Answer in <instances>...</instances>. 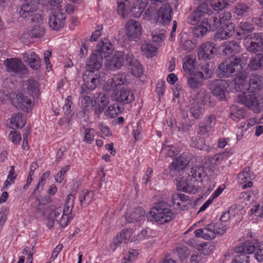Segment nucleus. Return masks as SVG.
<instances>
[{
	"label": "nucleus",
	"instance_id": "1",
	"mask_svg": "<svg viewBox=\"0 0 263 263\" xmlns=\"http://www.w3.org/2000/svg\"><path fill=\"white\" fill-rule=\"evenodd\" d=\"M247 77L245 75H238L233 84V89L236 91H242L245 93L247 90L250 92H258L262 87V78L259 74H253L249 77V82H246Z\"/></svg>",
	"mask_w": 263,
	"mask_h": 263
},
{
	"label": "nucleus",
	"instance_id": "2",
	"mask_svg": "<svg viewBox=\"0 0 263 263\" xmlns=\"http://www.w3.org/2000/svg\"><path fill=\"white\" fill-rule=\"evenodd\" d=\"M148 4L147 0H135L132 7H129V0H118L117 11L119 14L125 17L129 13L135 17H139Z\"/></svg>",
	"mask_w": 263,
	"mask_h": 263
},
{
	"label": "nucleus",
	"instance_id": "3",
	"mask_svg": "<svg viewBox=\"0 0 263 263\" xmlns=\"http://www.w3.org/2000/svg\"><path fill=\"white\" fill-rule=\"evenodd\" d=\"M149 214L156 222L161 224L167 223L174 218L170 205L164 201L155 203Z\"/></svg>",
	"mask_w": 263,
	"mask_h": 263
},
{
	"label": "nucleus",
	"instance_id": "4",
	"mask_svg": "<svg viewBox=\"0 0 263 263\" xmlns=\"http://www.w3.org/2000/svg\"><path fill=\"white\" fill-rule=\"evenodd\" d=\"M237 102L245 105L255 113L260 112L263 108V97L256 94L246 95L242 92L237 96Z\"/></svg>",
	"mask_w": 263,
	"mask_h": 263
},
{
	"label": "nucleus",
	"instance_id": "5",
	"mask_svg": "<svg viewBox=\"0 0 263 263\" xmlns=\"http://www.w3.org/2000/svg\"><path fill=\"white\" fill-rule=\"evenodd\" d=\"M105 76V73L101 71L95 72L90 70H86L82 74L84 83L81 86V89H82L83 92H85V89L89 91L94 90L103 80Z\"/></svg>",
	"mask_w": 263,
	"mask_h": 263
},
{
	"label": "nucleus",
	"instance_id": "6",
	"mask_svg": "<svg viewBox=\"0 0 263 263\" xmlns=\"http://www.w3.org/2000/svg\"><path fill=\"white\" fill-rule=\"evenodd\" d=\"M38 4V0H33L24 4L18 12L20 16L23 18L31 17L32 22H36L37 24H42V18L41 15L37 13L39 9Z\"/></svg>",
	"mask_w": 263,
	"mask_h": 263
},
{
	"label": "nucleus",
	"instance_id": "7",
	"mask_svg": "<svg viewBox=\"0 0 263 263\" xmlns=\"http://www.w3.org/2000/svg\"><path fill=\"white\" fill-rule=\"evenodd\" d=\"M235 250L238 252L245 251L247 254H252L256 251L255 258L258 261L263 260V241L260 243L255 239L245 242L242 246H237Z\"/></svg>",
	"mask_w": 263,
	"mask_h": 263
},
{
	"label": "nucleus",
	"instance_id": "8",
	"mask_svg": "<svg viewBox=\"0 0 263 263\" xmlns=\"http://www.w3.org/2000/svg\"><path fill=\"white\" fill-rule=\"evenodd\" d=\"M229 86L228 81L223 79L214 80L209 84L211 93L219 101L227 100Z\"/></svg>",
	"mask_w": 263,
	"mask_h": 263
},
{
	"label": "nucleus",
	"instance_id": "9",
	"mask_svg": "<svg viewBox=\"0 0 263 263\" xmlns=\"http://www.w3.org/2000/svg\"><path fill=\"white\" fill-rule=\"evenodd\" d=\"M213 13V11L208 4H199L197 9L192 12L188 16L187 21L189 24L195 25L199 21L205 16Z\"/></svg>",
	"mask_w": 263,
	"mask_h": 263
},
{
	"label": "nucleus",
	"instance_id": "10",
	"mask_svg": "<svg viewBox=\"0 0 263 263\" xmlns=\"http://www.w3.org/2000/svg\"><path fill=\"white\" fill-rule=\"evenodd\" d=\"M125 28L129 40L137 41L140 39L142 27L139 22L130 19L125 24Z\"/></svg>",
	"mask_w": 263,
	"mask_h": 263
},
{
	"label": "nucleus",
	"instance_id": "11",
	"mask_svg": "<svg viewBox=\"0 0 263 263\" xmlns=\"http://www.w3.org/2000/svg\"><path fill=\"white\" fill-rule=\"evenodd\" d=\"M4 63L7 67V70L9 72H12L20 77L27 73L26 66L18 59H7L5 61Z\"/></svg>",
	"mask_w": 263,
	"mask_h": 263
},
{
	"label": "nucleus",
	"instance_id": "12",
	"mask_svg": "<svg viewBox=\"0 0 263 263\" xmlns=\"http://www.w3.org/2000/svg\"><path fill=\"white\" fill-rule=\"evenodd\" d=\"M111 98L112 100L123 105L133 102L135 99V96L130 89L123 88L120 91L114 90Z\"/></svg>",
	"mask_w": 263,
	"mask_h": 263
},
{
	"label": "nucleus",
	"instance_id": "13",
	"mask_svg": "<svg viewBox=\"0 0 263 263\" xmlns=\"http://www.w3.org/2000/svg\"><path fill=\"white\" fill-rule=\"evenodd\" d=\"M173 10L168 3L164 4L158 9L155 18L156 23L163 26L168 24L172 20Z\"/></svg>",
	"mask_w": 263,
	"mask_h": 263
},
{
	"label": "nucleus",
	"instance_id": "14",
	"mask_svg": "<svg viewBox=\"0 0 263 263\" xmlns=\"http://www.w3.org/2000/svg\"><path fill=\"white\" fill-rule=\"evenodd\" d=\"M191 157L192 155L188 152L181 154L171 163L168 167L170 171L172 173H175L182 170L189 163Z\"/></svg>",
	"mask_w": 263,
	"mask_h": 263
},
{
	"label": "nucleus",
	"instance_id": "15",
	"mask_svg": "<svg viewBox=\"0 0 263 263\" xmlns=\"http://www.w3.org/2000/svg\"><path fill=\"white\" fill-rule=\"evenodd\" d=\"M215 44L207 42L203 43L198 48V59L199 61L212 59L214 57Z\"/></svg>",
	"mask_w": 263,
	"mask_h": 263
},
{
	"label": "nucleus",
	"instance_id": "16",
	"mask_svg": "<svg viewBox=\"0 0 263 263\" xmlns=\"http://www.w3.org/2000/svg\"><path fill=\"white\" fill-rule=\"evenodd\" d=\"M94 98V104L92 105V110L96 115L99 116L109 103V98L104 92L97 93Z\"/></svg>",
	"mask_w": 263,
	"mask_h": 263
},
{
	"label": "nucleus",
	"instance_id": "17",
	"mask_svg": "<svg viewBox=\"0 0 263 263\" xmlns=\"http://www.w3.org/2000/svg\"><path fill=\"white\" fill-rule=\"evenodd\" d=\"M66 15L59 9L49 17V25L54 30H59L64 26Z\"/></svg>",
	"mask_w": 263,
	"mask_h": 263
},
{
	"label": "nucleus",
	"instance_id": "18",
	"mask_svg": "<svg viewBox=\"0 0 263 263\" xmlns=\"http://www.w3.org/2000/svg\"><path fill=\"white\" fill-rule=\"evenodd\" d=\"M248 60V54L245 53L237 55H232L227 60L233 68H234L237 73H238L246 65Z\"/></svg>",
	"mask_w": 263,
	"mask_h": 263
},
{
	"label": "nucleus",
	"instance_id": "19",
	"mask_svg": "<svg viewBox=\"0 0 263 263\" xmlns=\"http://www.w3.org/2000/svg\"><path fill=\"white\" fill-rule=\"evenodd\" d=\"M126 63L128 68L132 73L136 77H140L143 73V67L140 62L136 59L134 55L129 52L126 53Z\"/></svg>",
	"mask_w": 263,
	"mask_h": 263
},
{
	"label": "nucleus",
	"instance_id": "20",
	"mask_svg": "<svg viewBox=\"0 0 263 263\" xmlns=\"http://www.w3.org/2000/svg\"><path fill=\"white\" fill-rule=\"evenodd\" d=\"M186 79L187 85L191 89H198L202 85L205 76L201 71H195L189 74Z\"/></svg>",
	"mask_w": 263,
	"mask_h": 263
},
{
	"label": "nucleus",
	"instance_id": "21",
	"mask_svg": "<svg viewBox=\"0 0 263 263\" xmlns=\"http://www.w3.org/2000/svg\"><path fill=\"white\" fill-rule=\"evenodd\" d=\"M235 28V26L233 23L222 25L217 30L214 36V40H224L229 38L234 33Z\"/></svg>",
	"mask_w": 263,
	"mask_h": 263
},
{
	"label": "nucleus",
	"instance_id": "22",
	"mask_svg": "<svg viewBox=\"0 0 263 263\" xmlns=\"http://www.w3.org/2000/svg\"><path fill=\"white\" fill-rule=\"evenodd\" d=\"M216 74L219 78H226L235 76L237 73L226 60L219 64L216 70Z\"/></svg>",
	"mask_w": 263,
	"mask_h": 263
},
{
	"label": "nucleus",
	"instance_id": "23",
	"mask_svg": "<svg viewBox=\"0 0 263 263\" xmlns=\"http://www.w3.org/2000/svg\"><path fill=\"white\" fill-rule=\"evenodd\" d=\"M204 112L203 108L199 106L197 103L193 102L190 107L189 114H183V117L185 118L186 117H191L189 119L190 125L195 123L196 121L202 118Z\"/></svg>",
	"mask_w": 263,
	"mask_h": 263
},
{
	"label": "nucleus",
	"instance_id": "24",
	"mask_svg": "<svg viewBox=\"0 0 263 263\" xmlns=\"http://www.w3.org/2000/svg\"><path fill=\"white\" fill-rule=\"evenodd\" d=\"M103 64V58L94 51L89 56L86 61V70H90L93 72L100 71Z\"/></svg>",
	"mask_w": 263,
	"mask_h": 263
},
{
	"label": "nucleus",
	"instance_id": "25",
	"mask_svg": "<svg viewBox=\"0 0 263 263\" xmlns=\"http://www.w3.org/2000/svg\"><path fill=\"white\" fill-rule=\"evenodd\" d=\"M11 103L17 108L26 111L28 109V106L31 103V100L27 96H25L22 93H17L11 99Z\"/></svg>",
	"mask_w": 263,
	"mask_h": 263
},
{
	"label": "nucleus",
	"instance_id": "26",
	"mask_svg": "<svg viewBox=\"0 0 263 263\" xmlns=\"http://www.w3.org/2000/svg\"><path fill=\"white\" fill-rule=\"evenodd\" d=\"M133 232V229H124L119 235L117 234L114 238L112 243L110 245L113 251H115L122 242L124 243L128 242L131 238Z\"/></svg>",
	"mask_w": 263,
	"mask_h": 263
},
{
	"label": "nucleus",
	"instance_id": "27",
	"mask_svg": "<svg viewBox=\"0 0 263 263\" xmlns=\"http://www.w3.org/2000/svg\"><path fill=\"white\" fill-rule=\"evenodd\" d=\"M126 55L121 52L114 55L109 61L108 68L113 70L121 68L126 62Z\"/></svg>",
	"mask_w": 263,
	"mask_h": 263
},
{
	"label": "nucleus",
	"instance_id": "28",
	"mask_svg": "<svg viewBox=\"0 0 263 263\" xmlns=\"http://www.w3.org/2000/svg\"><path fill=\"white\" fill-rule=\"evenodd\" d=\"M222 54L226 55L235 54L240 51V46L236 41L226 42L220 46Z\"/></svg>",
	"mask_w": 263,
	"mask_h": 263
},
{
	"label": "nucleus",
	"instance_id": "29",
	"mask_svg": "<svg viewBox=\"0 0 263 263\" xmlns=\"http://www.w3.org/2000/svg\"><path fill=\"white\" fill-rule=\"evenodd\" d=\"M23 60L32 69L37 70L40 68L41 64L38 55L33 52H26L23 54Z\"/></svg>",
	"mask_w": 263,
	"mask_h": 263
},
{
	"label": "nucleus",
	"instance_id": "30",
	"mask_svg": "<svg viewBox=\"0 0 263 263\" xmlns=\"http://www.w3.org/2000/svg\"><path fill=\"white\" fill-rule=\"evenodd\" d=\"M252 12V8L249 4L241 2L237 3L234 7L233 12L238 17H242L248 16Z\"/></svg>",
	"mask_w": 263,
	"mask_h": 263
},
{
	"label": "nucleus",
	"instance_id": "31",
	"mask_svg": "<svg viewBox=\"0 0 263 263\" xmlns=\"http://www.w3.org/2000/svg\"><path fill=\"white\" fill-rule=\"evenodd\" d=\"M112 50V46L108 39H104L99 43L97 46V49L94 51L97 54L103 59L107 56V54L109 53Z\"/></svg>",
	"mask_w": 263,
	"mask_h": 263
},
{
	"label": "nucleus",
	"instance_id": "32",
	"mask_svg": "<svg viewBox=\"0 0 263 263\" xmlns=\"http://www.w3.org/2000/svg\"><path fill=\"white\" fill-rule=\"evenodd\" d=\"M198 104L208 105L210 107L215 106V103L211 99L210 94L205 90H201L198 93L196 101L194 102Z\"/></svg>",
	"mask_w": 263,
	"mask_h": 263
},
{
	"label": "nucleus",
	"instance_id": "33",
	"mask_svg": "<svg viewBox=\"0 0 263 263\" xmlns=\"http://www.w3.org/2000/svg\"><path fill=\"white\" fill-rule=\"evenodd\" d=\"M202 23L205 24L209 31H214L216 30H218L222 25L220 20L218 16L216 15L212 16L210 19L205 16L202 20Z\"/></svg>",
	"mask_w": 263,
	"mask_h": 263
},
{
	"label": "nucleus",
	"instance_id": "34",
	"mask_svg": "<svg viewBox=\"0 0 263 263\" xmlns=\"http://www.w3.org/2000/svg\"><path fill=\"white\" fill-rule=\"evenodd\" d=\"M23 88L27 89L30 95H37L39 93V83L34 79H29L24 81Z\"/></svg>",
	"mask_w": 263,
	"mask_h": 263
},
{
	"label": "nucleus",
	"instance_id": "35",
	"mask_svg": "<svg viewBox=\"0 0 263 263\" xmlns=\"http://www.w3.org/2000/svg\"><path fill=\"white\" fill-rule=\"evenodd\" d=\"M145 212L141 207H137L129 214L127 218L129 223L141 221L145 219Z\"/></svg>",
	"mask_w": 263,
	"mask_h": 263
},
{
	"label": "nucleus",
	"instance_id": "36",
	"mask_svg": "<svg viewBox=\"0 0 263 263\" xmlns=\"http://www.w3.org/2000/svg\"><path fill=\"white\" fill-rule=\"evenodd\" d=\"M129 76L125 72H120L113 76L111 80L112 84L116 87L120 85H126L129 83Z\"/></svg>",
	"mask_w": 263,
	"mask_h": 263
},
{
	"label": "nucleus",
	"instance_id": "37",
	"mask_svg": "<svg viewBox=\"0 0 263 263\" xmlns=\"http://www.w3.org/2000/svg\"><path fill=\"white\" fill-rule=\"evenodd\" d=\"M74 199L75 198L71 194H70L67 196L66 205L64 209L62 210L63 215L66 216H68L70 218L73 217L72 212L73 208Z\"/></svg>",
	"mask_w": 263,
	"mask_h": 263
},
{
	"label": "nucleus",
	"instance_id": "38",
	"mask_svg": "<svg viewBox=\"0 0 263 263\" xmlns=\"http://www.w3.org/2000/svg\"><path fill=\"white\" fill-rule=\"evenodd\" d=\"M10 120L11 124L15 126L17 128H22L25 124L23 114L21 112L13 114Z\"/></svg>",
	"mask_w": 263,
	"mask_h": 263
},
{
	"label": "nucleus",
	"instance_id": "39",
	"mask_svg": "<svg viewBox=\"0 0 263 263\" xmlns=\"http://www.w3.org/2000/svg\"><path fill=\"white\" fill-rule=\"evenodd\" d=\"M248 67L252 70H256L263 67V54L258 55L250 61Z\"/></svg>",
	"mask_w": 263,
	"mask_h": 263
},
{
	"label": "nucleus",
	"instance_id": "40",
	"mask_svg": "<svg viewBox=\"0 0 263 263\" xmlns=\"http://www.w3.org/2000/svg\"><path fill=\"white\" fill-rule=\"evenodd\" d=\"M195 59H193L190 56H186L185 58V61L183 64V69L186 73H191L193 72L194 69V64Z\"/></svg>",
	"mask_w": 263,
	"mask_h": 263
},
{
	"label": "nucleus",
	"instance_id": "41",
	"mask_svg": "<svg viewBox=\"0 0 263 263\" xmlns=\"http://www.w3.org/2000/svg\"><path fill=\"white\" fill-rule=\"evenodd\" d=\"M234 255L232 263H249V257L246 255L245 251L238 252L234 249Z\"/></svg>",
	"mask_w": 263,
	"mask_h": 263
},
{
	"label": "nucleus",
	"instance_id": "42",
	"mask_svg": "<svg viewBox=\"0 0 263 263\" xmlns=\"http://www.w3.org/2000/svg\"><path fill=\"white\" fill-rule=\"evenodd\" d=\"M31 38L41 37L44 34V26L43 24L34 25L29 31Z\"/></svg>",
	"mask_w": 263,
	"mask_h": 263
},
{
	"label": "nucleus",
	"instance_id": "43",
	"mask_svg": "<svg viewBox=\"0 0 263 263\" xmlns=\"http://www.w3.org/2000/svg\"><path fill=\"white\" fill-rule=\"evenodd\" d=\"M253 43V44L248 42L246 43L245 46L248 51L257 54L258 53L263 51V43Z\"/></svg>",
	"mask_w": 263,
	"mask_h": 263
},
{
	"label": "nucleus",
	"instance_id": "44",
	"mask_svg": "<svg viewBox=\"0 0 263 263\" xmlns=\"http://www.w3.org/2000/svg\"><path fill=\"white\" fill-rule=\"evenodd\" d=\"M177 190L186 193H192L195 189L194 186L185 180H181L177 184Z\"/></svg>",
	"mask_w": 263,
	"mask_h": 263
},
{
	"label": "nucleus",
	"instance_id": "45",
	"mask_svg": "<svg viewBox=\"0 0 263 263\" xmlns=\"http://www.w3.org/2000/svg\"><path fill=\"white\" fill-rule=\"evenodd\" d=\"M189 176H191L192 178L196 179L201 178L203 176H205L206 174L204 172V170L203 166H195L191 169V171L188 174ZM197 180V179H196Z\"/></svg>",
	"mask_w": 263,
	"mask_h": 263
},
{
	"label": "nucleus",
	"instance_id": "46",
	"mask_svg": "<svg viewBox=\"0 0 263 263\" xmlns=\"http://www.w3.org/2000/svg\"><path fill=\"white\" fill-rule=\"evenodd\" d=\"M204 138L196 136L191 139V145L200 150H203L206 148Z\"/></svg>",
	"mask_w": 263,
	"mask_h": 263
},
{
	"label": "nucleus",
	"instance_id": "47",
	"mask_svg": "<svg viewBox=\"0 0 263 263\" xmlns=\"http://www.w3.org/2000/svg\"><path fill=\"white\" fill-rule=\"evenodd\" d=\"M93 193L91 191H86L83 193L79 197V200L81 206L82 207L87 206L91 201Z\"/></svg>",
	"mask_w": 263,
	"mask_h": 263
},
{
	"label": "nucleus",
	"instance_id": "48",
	"mask_svg": "<svg viewBox=\"0 0 263 263\" xmlns=\"http://www.w3.org/2000/svg\"><path fill=\"white\" fill-rule=\"evenodd\" d=\"M240 28L242 32H238V34L243 35L242 37L245 38V36L250 34L249 33L251 32L254 28L252 24L248 22H244L240 23Z\"/></svg>",
	"mask_w": 263,
	"mask_h": 263
},
{
	"label": "nucleus",
	"instance_id": "49",
	"mask_svg": "<svg viewBox=\"0 0 263 263\" xmlns=\"http://www.w3.org/2000/svg\"><path fill=\"white\" fill-rule=\"evenodd\" d=\"M210 3V7L215 11L223 10L228 5L226 0H212Z\"/></svg>",
	"mask_w": 263,
	"mask_h": 263
},
{
	"label": "nucleus",
	"instance_id": "50",
	"mask_svg": "<svg viewBox=\"0 0 263 263\" xmlns=\"http://www.w3.org/2000/svg\"><path fill=\"white\" fill-rule=\"evenodd\" d=\"M208 30V28L205 24L202 23V21L200 25H198L192 29V33L196 37L203 36Z\"/></svg>",
	"mask_w": 263,
	"mask_h": 263
},
{
	"label": "nucleus",
	"instance_id": "51",
	"mask_svg": "<svg viewBox=\"0 0 263 263\" xmlns=\"http://www.w3.org/2000/svg\"><path fill=\"white\" fill-rule=\"evenodd\" d=\"M246 42L254 43H263V33H254L251 34H248L245 36V38Z\"/></svg>",
	"mask_w": 263,
	"mask_h": 263
},
{
	"label": "nucleus",
	"instance_id": "52",
	"mask_svg": "<svg viewBox=\"0 0 263 263\" xmlns=\"http://www.w3.org/2000/svg\"><path fill=\"white\" fill-rule=\"evenodd\" d=\"M141 50L148 57H153L155 55L157 48L148 43L143 44L141 47Z\"/></svg>",
	"mask_w": 263,
	"mask_h": 263
},
{
	"label": "nucleus",
	"instance_id": "53",
	"mask_svg": "<svg viewBox=\"0 0 263 263\" xmlns=\"http://www.w3.org/2000/svg\"><path fill=\"white\" fill-rule=\"evenodd\" d=\"M213 248L214 246L209 242L201 243L197 247L200 253L204 255H208L212 253Z\"/></svg>",
	"mask_w": 263,
	"mask_h": 263
},
{
	"label": "nucleus",
	"instance_id": "54",
	"mask_svg": "<svg viewBox=\"0 0 263 263\" xmlns=\"http://www.w3.org/2000/svg\"><path fill=\"white\" fill-rule=\"evenodd\" d=\"M161 153L164 154L165 156L172 157L176 155L177 153V151L175 147L171 145H163Z\"/></svg>",
	"mask_w": 263,
	"mask_h": 263
},
{
	"label": "nucleus",
	"instance_id": "55",
	"mask_svg": "<svg viewBox=\"0 0 263 263\" xmlns=\"http://www.w3.org/2000/svg\"><path fill=\"white\" fill-rule=\"evenodd\" d=\"M237 206L236 205H233L229 208L228 211L224 212L220 218V220L222 222H227L230 218L231 215L234 216L235 214V210Z\"/></svg>",
	"mask_w": 263,
	"mask_h": 263
},
{
	"label": "nucleus",
	"instance_id": "56",
	"mask_svg": "<svg viewBox=\"0 0 263 263\" xmlns=\"http://www.w3.org/2000/svg\"><path fill=\"white\" fill-rule=\"evenodd\" d=\"M69 165H66L61 169L60 171L54 177L57 182H61L63 180L64 175L69 170Z\"/></svg>",
	"mask_w": 263,
	"mask_h": 263
},
{
	"label": "nucleus",
	"instance_id": "57",
	"mask_svg": "<svg viewBox=\"0 0 263 263\" xmlns=\"http://www.w3.org/2000/svg\"><path fill=\"white\" fill-rule=\"evenodd\" d=\"M211 127L206 125L204 123H199L197 129V134L200 135H205L211 131Z\"/></svg>",
	"mask_w": 263,
	"mask_h": 263
},
{
	"label": "nucleus",
	"instance_id": "58",
	"mask_svg": "<svg viewBox=\"0 0 263 263\" xmlns=\"http://www.w3.org/2000/svg\"><path fill=\"white\" fill-rule=\"evenodd\" d=\"M173 198L174 200H179L182 203H185L188 201H189V202H188L187 203H189L191 202L188 196L181 193L173 194ZM174 202H175V201H174Z\"/></svg>",
	"mask_w": 263,
	"mask_h": 263
},
{
	"label": "nucleus",
	"instance_id": "59",
	"mask_svg": "<svg viewBox=\"0 0 263 263\" xmlns=\"http://www.w3.org/2000/svg\"><path fill=\"white\" fill-rule=\"evenodd\" d=\"M177 254L181 260H184L188 256L189 253L185 247L177 248Z\"/></svg>",
	"mask_w": 263,
	"mask_h": 263
},
{
	"label": "nucleus",
	"instance_id": "60",
	"mask_svg": "<svg viewBox=\"0 0 263 263\" xmlns=\"http://www.w3.org/2000/svg\"><path fill=\"white\" fill-rule=\"evenodd\" d=\"M190 262L191 263H205L206 259L201 255L193 254L190 257Z\"/></svg>",
	"mask_w": 263,
	"mask_h": 263
},
{
	"label": "nucleus",
	"instance_id": "61",
	"mask_svg": "<svg viewBox=\"0 0 263 263\" xmlns=\"http://www.w3.org/2000/svg\"><path fill=\"white\" fill-rule=\"evenodd\" d=\"M89 90L85 89V92H83L82 89L81 90V97L82 98L81 104L84 106H87V104L90 101V97L87 95L89 93Z\"/></svg>",
	"mask_w": 263,
	"mask_h": 263
},
{
	"label": "nucleus",
	"instance_id": "62",
	"mask_svg": "<svg viewBox=\"0 0 263 263\" xmlns=\"http://www.w3.org/2000/svg\"><path fill=\"white\" fill-rule=\"evenodd\" d=\"M181 48L183 50L190 52L193 49L194 44L191 40H186L182 42Z\"/></svg>",
	"mask_w": 263,
	"mask_h": 263
},
{
	"label": "nucleus",
	"instance_id": "63",
	"mask_svg": "<svg viewBox=\"0 0 263 263\" xmlns=\"http://www.w3.org/2000/svg\"><path fill=\"white\" fill-rule=\"evenodd\" d=\"M219 18L220 20V22H221L222 25L228 24L229 23H231L229 22L231 19L232 15L230 12H224L223 13L222 16L218 15Z\"/></svg>",
	"mask_w": 263,
	"mask_h": 263
},
{
	"label": "nucleus",
	"instance_id": "64",
	"mask_svg": "<svg viewBox=\"0 0 263 263\" xmlns=\"http://www.w3.org/2000/svg\"><path fill=\"white\" fill-rule=\"evenodd\" d=\"M152 35L153 42L157 43L162 42L165 37L163 33H153Z\"/></svg>",
	"mask_w": 263,
	"mask_h": 263
}]
</instances>
